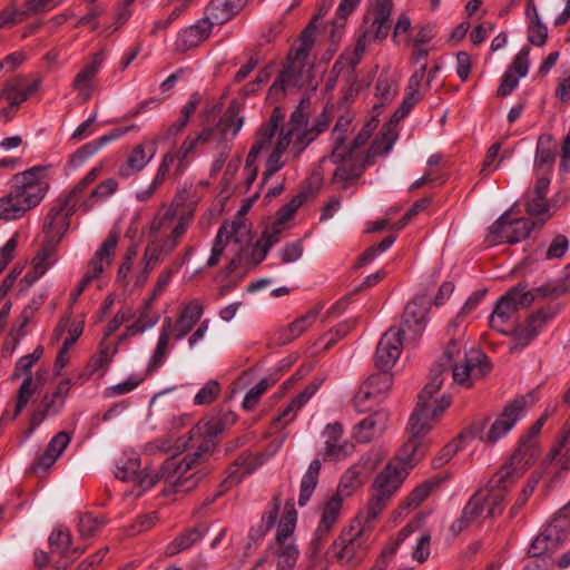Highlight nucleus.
Listing matches in <instances>:
<instances>
[{
	"instance_id": "obj_1",
	"label": "nucleus",
	"mask_w": 570,
	"mask_h": 570,
	"mask_svg": "<svg viewBox=\"0 0 570 570\" xmlns=\"http://www.w3.org/2000/svg\"><path fill=\"white\" fill-rule=\"evenodd\" d=\"M308 109L309 100L303 99L292 112L287 126L278 132L275 146L265 163L264 181L284 167L282 157L286 151L297 158L330 126L333 108H325L312 127L307 126Z\"/></svg>"
},
{
	"instance_id": "obj_2",
	"label": "nucleus",
	"mask_w": 570,
	"mask_h": 570,
	"mask_svg": "<svg viewBox=\"0 0 570 570\" xmlns=\"http://www.w3.org/2000/svg\"><path fill=\"white\" fill-rule=\"evenodd\" d=\"M445 370L438 365L431 370L429 382L419 394L417 405L409 421V439L404 443V453H415L423 446L424 435L432 429L436 417L450 406L451 397L436 393L443 385Z\"/></svg>"
},
{
	"instance_id": "obj_3",
	"label": "nucleus",
	"mask_w": 570,
	"mask_h": 570,
	"mask_svg": "<svg viewBox=\"0 0 570 570\" xmlns=\"http://www.w3.org/2000/svg\"><path fill=\"white\" fill-rule=\"evenodd\" d=\"M426 450V443L415 453H404V446L399 456L394 458L375 476L371 487V497L367 504L360 512L370 520H376L381 512L387 507L393 497L400 490L405 480L409 469L413 466Z\"/></svg>"
},
{
	"instance_id": "obj_4",
	"label": "nucleus",
	"mask_w": 570,
	"mask_h": 570,
	"mask_svg": "<svg viewBox=\"0 0 570 570\" xmlns=\"http://www.w3.org/2000/svg\"><path fill=\"white\" fill-rule=\"evenodd\" d=\"M194 466V460L184 458L177 461L176 458L168 459L163 465L160 473L148 472L146 468L140 466V460L137 455L132 454L122 458L116 470V478L124 481L130 482L140 491L138 495L151 487H154L160 479L173 485L184 487L190 478H184Z\"/></svg>"
},
{
	"instance_id": "obj_5",
	"label": "nucleus",
	"mask_w": 570,
	"mask_h": 570,
	"mask_svg": "<svg viewBox=\"0 0 570 570\" xmlns=\"http://www.w3.org/2000/svg\"><path fill=\"white\" fill-rule=\"evenodd\" d=\"M188 218L180 216L176 219L173 208L158 214L150 225V239L145 248L142 263L145 271L151 272L177 246L180 237L186 233Z\"/></svg>"
},
{
	"instance_id": "obj_6",
	"label": "nucleus",
	"mask_w": 570,
	"mask_h": 570,
	"mask_svg": "<svg viewBox=\"0 0 570 570\" xmlns=\"http://www.w3.org/2000/svg\"><path fill=\"white\" fill-rule=\"evenodd\" d=\"M314 48L313 38H301L295 41L287 56V66L269 88V96L278 99L289 89L311 83L313 62L309 60Z\"/></svg>"
},
{
	"instance_id": "obj_7",
	"label": "nucleus",
	"mask_w": 570,
	"mask_h": 570,
	"mask_svg": "<svg viewBox=\"0 0 570 570\" xmlns=\"http://www.w3.org/2000/svg\"><path fill=\"white\" fill-rule=\"evenodd\" d=\"M374 521L365 518L361 512L357 513L348 530L344 531L334 543V556L340 563L355 567L363 560L367 553Z\"/></svg>"
},
{
	"instance_id": "obj_8",
	"label": "nucleus",
	"mask_w": 570,
	"mask_h": 570,
	"mask_svg": "<svg viewBox=\"0 0 570 570\" xmlns=\"http://www.w3.org/2000/svg\"><path fill=\"white\" fill-rule=\"evenodd\" d=\"M504 495L488 488L478 490L464 505L461 515L452 522L450 531L458 535L472 524H481L503 511Z\"/></svg>"
},
{
	"instance_id": "obj_9",
	"label": "nucleus",
	"mask_w": 570,
	"mask_h": 570,
	"mask_svg": "<svg viewBox=\"0 0 570 570\" xmlns=\"http://www.w3.org/2000/svg\"><path fill=\"white\" fill-rule=\"evenodd\" d=\"M247 0H210L205 7L204 17L181 30L178 36H210L215 26L232 20L245 7Z\"/></svg>"
},
{
	"instance_id": "obj_10",
	"label": "nucleus",
	"mask_w": 570,
	"mask_h": 570,
	"mask_svg": "<svg viewBox=\"0 0 570 570\" xmlns=\"http://www.w3.org/2000/svg\"><path fill=\"white\" fill-rule=\"evenodd\" d=\"M46 174V166H35L12 178L11 189L28 210L37 207L49 189Z\"/></svg>"
},
{
	"instance_id": "obj_11",
	"label": "nucleus",
	"mask_w": 570,
	"mask_h": 570,
	"mask_svg": "<svg viewBox=\"0 0 570 570\" xmlns=\"http://www.w3.org/2000/svg\"><path fill=\"white\" fill-rule=\"evenodd\" d=\"M236 421L237 415L232 411H226L199 422L191 431V440L194 441L200 436H204V439L197 444L196 451L185 458L194 460V464L200 461L215 448L216 438L234 425Z\"/></svg>"
},
{
	"instance_id": "obj_12",
	"label": "nucleus",
	"mask_w": 570,
	"mask_h": 570,
	"mask_svg": "<svg viewBox=\"0 0 570 570\" xmlns=\"http://www.w3.org/2000/svg\"><path fill=\"white\" fill-rule=\"evenodd\" d=\"M535 227L537 223L528 218L510 219L505 214L491 225L487 240L493 245L519 243L525 239Z\"/></svg>"
},
{
	"instance_id": "obj_13",
	"label": "nucleus",
	"mask_w": 570,
	"mask_h": 570,
	"mask_svg": "<svg viewBox=\"0 0 570 570\" xmlns=\"http://www.w3.org/2000/svg\"><path fill=\"white\" fill-rule=\"evenodd\" d=\"M491 371L488 357L478 350H471L452 366L454 383L462 387H471L474 382L483 379Z\"/></svg>"
},
{
	"instance_id": "obj_14",
	"label": "nucleus",
	"mask_w": 570,
	"mask_h": 570,
	"mask_svg": "<svg viewBox=\"0 0 570 570\" xmlns=\"http://www.w3.org/2000/svg\"><path fill=\"white\" fill-rule=\"evenodd\" d=\"M392 386V375L389 372H380L368 376L358 387L354 396V406L358 412L371 410L381 402Z\"/></svg>"
},
{
	"instance_id": "obj_15",
	"label": "nucleus",
	"mask_w": 570,
	"mask_h": 570,
	"mask_svg": "<svg viewBox=\"0 0 570 570\" xmlns=\"http://www.w3.org/2000/svg\"><path fill=\"white\" fill-rule=\"evenodd\" d=\"M570 521L566 515L554 517L533 540L529 548L532 557H540L554 551L567 538Z\"/></svg>"
},
{
	"instance_id": "obj_16",
	"label": "nucleus",
	"mask_w": 570,
	"mask_h": 570,
	"mask_svg": "<svg viewBox=\"0 0 570 570\" xmlns=\"http://www.w3.org/2000/svg\"><path fill=\"white\" fill-rule=\"evenodd\" d=\"M527 409V399L524 396H518L513 401L509 402L502 413L490 426V430L481 440L488 444L497 443L503 438L523 415Z\"/></svg>"
},
{
	"instance_id": "obj_17",
	"label": "nucleus",
	"mask_w": 570,
	"mask_h": 570,
	"mask_svg": "<svg viewBox=\"0 0 570 570\" xmlns=\"http://www.w3.org/2000/svg\"><path fill=\"white\" fill-rule=\"evenodd\" d=\"M393 0H374L364 17L360 36H389Z\"/></svg>"
},
{
	"instance_id": "obj_18",
	"label": "nucleus",
	"mask_w": 570,
	"mask_h": 570,
	"mask_svg": "<svg viewBox=\"0 0 570 570\" xmlns=\"http://www.w3.org/2000/svg\"><path fill=\"white\" fill-rule=\"evenodd\" d=\"M248 239V227L244 220L237 219L232 223H224L214 240L212 254L206 265L214 267L218 264L225 247L233 242L235 245H240Z\"/></svg>"
},
{
	"instance_id": "obj_19",
	"label": "nucleus",
	"mask_w": 570,
	"mask_h": 570,
	"mask_svg": "<svg viewBox=\"0 0 570 570\" xmlns=\"http://www.w3.org/2000/svg\"><path fill=\"white\" fill-rule=\"evenodd\" d=\"M119 236L116 233H110L97 249L95 255L88 262V269L77 288L81 292L96 278H98L109 266L114 259L115 250L118 244Z\"/></svg>"
},
{
	"instance_id": "obj_20",
	"label": "nucleus",
	"mask_w": 570,
	"mask_h": 570,
	"mask_svg": "<svg viewBox=\"0 0 570 570\" xmlns=\"http://www.w3.org/2000/svg\"><path fill=\"white\" fill-rule=\"evenodd\" d=\"M381 460L382 454L380 452L366 454L358 464L353 465L344 473L334 495H340L342 499L351 497L363 484V471H373Z\"/></svg>"
},
{
	"instance_id": "obj_21",
	"label": "nucleus",
	"mask_w": 570,
	"mask_h": 570,
	"mask_svg": "<svg viewBox=\"0 0 570 570\" xmlns=\"http://www.w3.org/2000/svg\"><path fill=\"white\" fill-rule=\"evenodd\" d=\"M75 209L76 206H73L72 199L65 198L58 206L50 210L43 226L48 242H55V245H58L69 228V218L75 213Z\"/></svg>"
},
{
	"instance_id": "obj_22",
	"label": "nucleus",
	"mask_w": 570,
	"mask_h": 570,
	"mask_svg": "<svg viewBox=\"0 0 570 570\" xmlns=\"http://www.w3.org/2000/svg\"><path fill=\"white\" fill-rule=\"evenodd\" d=\"M402 335L403 330L392 327L381 337L376 348L375 363L377 367L383 370L382 372H387L400 357Z\"/></svg>"
},
{
	"instance_id": "obj_23",
	"label": "nucleus",
	"mask_w": 570,
	"mask_h": 570,
	"mask_svg": "<svg viewBox=\"0 0 570 570\" xmlns=\"http://www.w3.org/2000/svg\"><path fill=\"white\" fill-rule=\"evenodd\" d=\"M531 47H523L513 58L511 65L503 73L501 83L498 88V96L505 97L518 86L519 79L527 76L530 67Z\"/></svg>"
},
{
	"instance_id": "obj_24",
	"label": "nucleus",
	"mask_w": 570,
	"mask_h": 570,
	"mask_svg": "<svg viewBox=\"0 0 570 570\" xmlns=\"http://www.w3.org/2000/svg\"><path fill=\"white\" fill-rule=\"evenodd\" d=\"M102 53L97 52L83 65L71 82V88L78 92L81 102H87L95 89V77L102 63Z\"/></svg>"
},
{
	"instance_id": "obj_25",
	"label": "nucleus",
	"mask_w": 570,
	"mask_h": 570,
	"mask_svg": "<svg viewBox=\"0 0 570 570\" xmlns=\"http://www.w3.org/2000/svg\"><path fill=\"white\" fill-rule=\"evenodd\" d=\"M41 83L42 80L38 76L32 77L30 81L18 76L2 88V95L9 101V108L14 111L16 108L40 89Z\"/></svg>"
},
{
	"instance_id": "obj_26",
	"label": "nucleus",
	"mask_w": 570,
	"mask_h": 570,
	"mask_svg": "<svg viewBox=\"0 0 570 570\" xmlns=\"http://www.w3.org/2000/svg\"><path fill=\"white\" fill-rule=\"evenodd\" d=\"M156 139L144 140L136 145L128 154L126 163L120 166L119 175L130 177L141 171L156 155Z\"/></svg>"
},
{
	"instance_id": "obj_27",
	"label": "nucleus",
	"mask_w": 570,
	"mask_h": 570,
	"mask_svg": "<svg viewBox=\"0 0 570 570\" xmlns=\"http://www.w3.org/2000/svg\"><path fill=\"white\" fill-rule=\"evenodd\" d=\"M550 180L541 176L532 191L527 196L525 207L529 215L537 217V226L541 227L551 217L549 203L546 198Z\"/></svg>"
},
{
	"instance_id": "obj_28",
	"label": "nucleus",
	"mask_w": 570,
	"mask_h": 570,
	"mask_svg": "<svg viewBox=\"0 0 570 570\" xmlns=\"http://www.w3.org/2000/svg\"><path fill=\"white\" fill-rule=\"evenodd\" d=\"M285 114L279 107H275L272 110V114L268 120L259 126L256 131L255 140H254V149H267L269 154L275 146V141L277 139L278 132L284 125Z\"/></svg>"
},
{
	"instance_id": "obj_29",
	"label": "nucleus",
	"mask_w": 570,
	"mask_h": 570,
	"mask_svg": "<svg viewBox=\"0 0 570 570\" xmlns=\"http://www.w3.org/2000/svg\"><path fill=\"white\" fill-rule=\"evenodd\" d=\"M343 499L340 495L330 497L322 509L321 521L315 531V538L312 544L317 550L321 544L326 540L328 533L332 531L334 525L336 524L341 510H342Z\"/></svg>"
},
{
	"instance_id": "obj_30",
	"label": "nucleus",
	"mask_w": 570,
	"mask_h": 570,
	"mask_svg": "<svg viewBox=\"0 0 570 570\" xmlns=\"http://www.w3.org/2000/svg\"><path fill=\"white\" fill-rule=\"evenodd\" d=\"M428 312L425 297L413 298L404 308L400 330H403V333L411 332L412 338L415 340L424 330Z\"/></svg>"
},
{
	"instance_id": "obj_31",
	"label": "nucleus",
	"mask_w": 570,
	"mask_h": 570,
	"mask_svg": "<svg viewBox=\"0 0 570 570\" xmlns=\"http://www.w3.org/2000/svg\"><path fill=\"white\" fill-rule=\"evenodd\" d=\"M515 294H518L517 291H509L495 304L493 313L489 320V325L492 330L502 334L510 333V327L512 325L511 321L518 311V307L513 302V296H515Z\"/></svg>"
},
{
	"instance_id": "obj_32",
	"label": "nucleus",
	"mask_w": 570,
	"mask_h": 570,
	"mask_svg": "<svg viewBox=\"0 0 570 570\" xmlns=\"http://www.w3.org/2000/svg\"><path fill=\"white\" fill-rule=\"evenodd\" d=\"M553 464L559 470L570 466V416L566 421L560 435L543 460V465Z\"/></svg>"
},
{
	"instance_id": "obj_33",
	"label": "nucleus",
	"mask_w": 570,
	"mask_h": 570,
	"mask_svg": "<svg viewBox=\"0 0 570 570\" xmlns=\"http://www.w3.org/2000/svg\"><path fill=\"white\" fill-rule=\"evenodd\" d=\"M337 163H340V165L333 174V183L337 184L343 189L347 188L351 181L357 179L365 168V164H361L353 151H350L348 155L345 156L343 148H341V157L335 164Z\"/></svg>"
},
{
	"instance_id": "obj_34",
	"label": "nucleus",
	"mask_w": 570,
	"mask_h": 570,
	"mask_svg": "<svg viewBox=\"0 0 570 570\" xmlns=\"http://www.w3.org/2000/svg\"><path fill=\"white\" fill-rule=\"evenodd\" d=\"M323 435L325 438L324 458L336 461L344 459L350 453L352 446L343 440L341 424H328Z\"/></svg>"
},
{
	"instance_id": "obj_35",
	"label": "nucleus",
	"mask_w": 570,
	"mask_h": 570,
	"mask_svg": "<svg viewBox=\"0 0 570 570\" xmlns=\"http://www.w3.org/2000/svg\"><path fill=\"white\" fill-rule=\"evenodd\" d=\"M387 424V413L385 411H376L370 416L362 420L354 428V438L356 441L367 443L384 432Z\"/></svg>"
},
{
	"instance_id": "obj_36",
	"label": "nucleus",
	"mask_w": 570,
	"mask_h": 570,
	"mask_svg": "<svg viewBox=\"0 0 570 570\" xmlns=\"http://www.w3.org/2000/svg\"><path fill=\"white\" fill-rule=\"evenodd\" d=\"M71 441V433L61 431L57 433L48 443L45 452L33 463V471L38 470L46 471L51 468L58 458L61 455L63 450L68 446Z\"/></svg>"
},
{
	"instance_id": "obj_37",
	"label": "nucleus",
	"mask_w": 570,
	"mask_h": 570,
	"mask_svg": "<svg viewBox=\"0 0 570 570\" xmlns=\"http://www.w3.org/2000/svg\"><path fill=\"white\" fill-rule=\"evenodd\" d=\"M510 291H517L518 294L513 296V302L517 307H527L531 305L537 298L542 297H551L557 298L564 293V287L562 286H552V285H543L541 287H537L534 289L527 291L525 285H518Z\"/></svg>"
},
{
	"instance_id": "obj_38",
	"label": "nucleus",
	"mask_w": 570,
	"mask_h": 570,
	"mask_svg": "<svg viewBox=\"0 0 570 570\" xmlns=\"http://www.w3.org/2000/svg\"><path fill=\"white\" fill-rule=\"evenodd\" d=\"M540 453L541 449L538 440L520 439L509 460L525 473L538 460Z\"/></svg>"
},
{
	"instance_id": "obj_39",
	"label": "nucleus",
	"mask_w": 570,
	"mask_h": 570,
	"mask_svg": "<svg viewBox=\"0 0 570 570\" xmlns=\"http://www.w3.org/2000/svg\"><path fill=\"white\" fill-rule=\"evenodd\" d=\"M171 332H173V322L170 318H165L160 335L158 337L157 345L153 352V355L149 358L146 372L148 374H153L156 372L166 360L167 354L170 350V340H171Z\"/></svg>"
},
{
	"instance_id": "obj_40",
	"label": "nucleus",
	"mask_w": 570,
	"mask_h": 570,
	"mask_svg": "<svg viewBox=\"0 0 570 570\" xmlns=\"http://www.w3.org/2000/svg\"><path fill=\"white\" fill-rule=\"evenodd\" d=\"M203 313L204 309L197 302H190L187 304L177 321L173 323L171 336H174L176 341L181 340L197 324L203 316Z\"/></svg>"
},
{
	"instance_id": "obj_41",
	"label": "nucleus",
	"mask_w": 570,
	"mask_h": 570,
	"mask_svg": "<svg viewBox=\"0 0 570 570\" xmlns=\"http://www.w3.org/2000/svg\"><path fill=\"white\" fill-rule=\"evenodd\" d=\"M524 473L512 461L504 463L489 480L485 488L502 493L507 492Z\"/></svg>"
},
{
	"instance_id": "obj_42",
	"label": "nucleus",
	"mask_w": 570,
	"mask_h": 570,
	"mask_svg": "<svg viewBox=\"0 0 570 570\" xmlns=\"http://www.w3.org/2000/svg\"><path fill=\"white\" fill-rule=\"evenodd\" d=\"M240 105L233 100L218 120L216 127L220 130L224 139L235 138L244 126L245 118L240 115Z\"/></svg>"
},
{
	"instance_id": "obj_43",
	"label": "nucleus",
	"mask_w": 570,
	"mask_h": 570,
	"mask_svg": "<svg viewBox=\"0 0 570 570\" xmlns=\"http://www.w3.org/2000/svg\"><path fill=\"white\" fill-rule=\"evenodd\" d=\"M318 308L309 309L307 313L278 331V343L288 344L299 337L317 318Z\"/></svg>"
},
{
	"instance_id": "obj_44",
	"label": "nucleus",
	"mask_w": 570,
	"mask_h": 570,
	"mask_svg": "<svg viewBox=\"0 0 570 570\" xmlns=\"http://www.w3.org/2000/svg\"><path fill=\"white\" fill-rule=\"evenodd\" d=\"M546 322L547 316L542 312L532 314L523 327L514 331L517 343L511 347V350L514 351L528 345L529 342L538 335Z\"/></svg>"
},
{
	"instance_id": "obj_45",
	"label": "nucleus",
	"mask_w": 570,
	"mask_h": 570,
	"mask_svg": "<svg viewBox=\"0 0 570 570\" xmlns=\"http://www.w3.org/2000/svg\"><path fill=\"white\" fill-rule=\"evenodd\" d=\"M322 381H313L309 383L306 389L301 392L288 405L287 407L279 414L276 422L282 423L283 425L292 422L296 413L306 404V402L316 393L321 385Z\"/></svg>"
},
{
	"instance_id": "obj_46",
	"label": "nucleus",
	"mask_w": 570,
	"mask_h": 570,
	"mask_svg": "<svg viewBox=\"0 0 570 570\" xmlns=\"http://www.w3.org/2000/svg\"><path fill=\"white\" fill-rule=\"evenodd\" d=\"M37 389L38 384L32 380L30 375H27L17 392V402L13 413L10 414L6 411L0 417V423L7 424L13 421L26 407Z\"/></svg>"
},
{
	"instance_id": "obj_47",
	"label": "nucleus",
	"mask_w": 570,
	"mask_h": 570,
	"mask_svg": "<svg viewBox=\"0 0 570 570\" xmlns=\"http://www.w3.org/2000/svg\"><path fill=\"white\" fill-rule=\"evenodd\" d=\"M343 0L340 2L335 18L324 22L321 21V26L318 30L316 31L317 35L322 36H342L345 32V26L348 16L358 7L360 3H355L352 7H345L344 10H342Z\"/></svg>"
},
{
	"instance_id": "obj_48",
	"label": "nucleus",
	"mask_w": 570,
	"mask_h": 570,
	"mask_svg": "<svg viewBox=\"0 0 570 570\" xmlns=\"http://www.w3.org/2000/svg\"><path fill=\"white\" fill-rule=\"evenodd\" d=\"M275 242H277V239L266 235L257 240L256 244H249V238L247 242H243L242 244H244V246H242L240 249L244 255L245 265L255 266L259 264Z\"/></svg>"
},
{
	"instance_id": "obj_49",
	"label": "nucleus",
	"mask_w": 570,
	"mask_h": 570,
	"mask_svg": "<svg viewBox=\"0 0 570 570\" xmlns=\"http://www.w3.org/2000/svg\"><path fill=\"white\" fill-rule=\"evenodd\" d=\"M354 115L348 110H343L340 114L338 119L335 124V127L332 131L333 140L335 142V147L332 154L328 157V160L332 163H336L341 157V148L345 141V134L348 131V128L353 121Z\"/></svg>"
},
{
	"instance_id": "obj_50",
	"label": "nucleus",
	"mask_w": 570,
	"mask_h": 570,
	"mask_svg": "<svg viewBox=\"0 0 570 570\" xmlns=\"http://www.w3.org/2000/svg\"><path fill=\"white\" fill-rule=\"evenodd\" d=\"M62 405L52 394H46L31 414L29 432L40 425L48 415L58 413Z\"/></svg>"
},
{
	"instance_id": "obj_51",
	"label": "nucleus",
	"mask_w": 570,
	"mask_h": 570,
	"mask_svg": "<svg viewBox=\"0 0 570 570\" xmlns=\"http://www.w3.org/2000/svg\"><path fill=\"white\" fill-rule=\"evenodd\" d=\"M321 471V461L320 460H313L306 471V473L303 475L302 482H301V489H299V497H298V504L301 507H304L309 501L312 494L314 493V490L318 482V475Z\"/></svg>"
},
{
	"instance_id": "obj_52",
	"label": "nucleus",
	"mask_w": 570,
	"mask_h": 570,
	"mask_svg": "<svg viewBox=\"0 0 570 570\" xmlns=\"http://www.w3.org/2000/svg\"><path fill=\"white\" fill-rule=\"evenodd\" d=\"M27 207L14 196L13 190L0 198V220L9 222L20 219L28 213Z\"/></svg>"
},
{
	"instance_id": "obj_53",
	"label": "nucleus",
	"mask_w": 570,
	"mask_h": 570,
	"mask_svg": "<svg viewBox=\"0 0 570 570\" xmlns=\"http://www.w3.org/2000/svg\"><path fill=\"white\" fill-rule=\"evenodd\" d=\"M297 513L293 504L287 502L284 514L278 523L275 544L293 543L289 538L296 527Z\"/></svg>"
},
{
	"instance_id": "obj_54",
	"label": "nucleus",
	"mask_w": 570,
	"mask_h": 570,
	"mask_svg": "<svg viewBox=\"0 0 570 570\" xmlns=\"http://www.w3.org/2000/svg\"><path fill=\"white\" fill-rule=\"evenodd\" d=\"M556 145L550 136L539 138L537 148L535 166L542 173H548L554 161Z\"/></svg>"
},
{
	"instance_id": "obj_55",
	"label": "nucleus",
	"mask_w": 570,
	"mask_h": 570,
	"mask_svg": "<svg viewBox=\"0 0 570 570\" xmlns=\"http://www.w3.org/2000/svg\"><path fill=\"white\" fill-rule=\"evenodd\" d=\"M204 535V531L199 528H191L188 531L181 533L176 539H174L167 547L166 553L169 556H175L184 550L193 547L197 541H199Z\"/></svg>"
},
{
	"instance_id": "obj_56",
	"label": "nucleus",
	"mask_w": 570,
	"mask_h": 570,
	"mask_svg": "<svg viewBox=\"0 0 570 570\" xmlns=\"http://www.w3.org/2000/svg\"><path fill=\"white\" fill-rule=\"evenodd\" d=\"M274 556L277 570H292L298 558V550L294 543L275 544Z\"/></svg>"
},
{
	"instance_id": "obj_57",
	"label": "nucleus",
	"mask_w": 570,
	"mask_h": 570,
	"mask_svg": "<svg viewBox=\"0 0 570 570\" xmlns=\"http://www.w3.org/2000/svg\"><path fill=\"white\" fill-rule=\"evenodd\" d=\"M134 3V0H124L119 2L112 13V20L107 26V28L111 32L119 31L120 28L129 20V18L132 16L131 6Z\"/></svg>"
},
{
	"instance_id": "obj_58",
	"label": "nucleus",
	"mask_w": 570,
	"mask_h": 570,
	"mask_svg": "<svg viewBox=\"0 0 570 570\" xmlns=\"http://www.w3.org/2000/svg\"><path fill=\"white\" fill-rule=\"evenodd\" d=\"M104 525V517L83 513L79 518L78 529L82 538H89L94 537Z\"/></svg>"
},
{
	"instance_id": "obj_59",
	"label": "nucleus",
	"mask_w": 570,
	"mask_h": 570,
	"mask_svg": "<svg viewBox=\"0 0 570 570\" xmlns=\"http://www.w3.org/2000/svg\"><path fill=\"white\" fill-rule=\"evenodd\" d=\"M275 383V380L262 379L255 386H253L245 395L243 401V407L246 411L253 410L259 397L268 390V387Z\"/></svg>"
},
{
	"instance_id": "obj_60",
	"label": "nucleus",
	"mask_w": 570,
	"mask_h": 570,
	"mask_svg": "<svg viewBox=\"0 0 570 570\" xmlns=\"http://www.w3.org/2000/svg\"><path fill=\"white\" fill-rule=\"evenodd\" d=\"M57 245L55 242H48L43 244L41 249L38 252L32 261L33 269H37L38 275H43L50 265V257L53 255Z\"/></svg>"
},
{
	"instance_id": "obj_61",
	"label": "nucleus",
	"mask_w": 570,
	"mask_h": 570,
	"mask_svg": "<svg viewBox=\"0 0 570 570\" xmlns=\"http://www.w3.org/2000/svg\"><path fill=\"white\" fill-rule=\"evenodd\" d=\"M24 20L26 14L22 12V9L11 3L0 11V30L10 29Z\"/></svg>"
},
{
	"instance_id": "obj_62",
	"label": "nucleus",
	"mask_w": 570,
	"mask_h": 570,
	"mask_svg": "<svg viewBox=\"0 0 570 570\" xmlns=\"http://www.w3.org/2000/svg\"><path fill=\"white\" fill-rule=\"evenodd\" d=\"M332 7L331 0H323L317 8V12L313 16L307 26L299 32L298 36H316V31L321 26V21L328 13Z\"/></svg>"
},
{
	"instance_id": "obj_63",
	"label": "nucleus",
	"mask_w": 570,
	"mask_h": 570,
	"mask_svg": "<svg viewBox=\"0 0 570 570\" xmlns=\"http://www.w3.org/2000/svg\"><path fill=\"white\" fill-rule=\"evenodd\" d=\"M219 394H220L219 383L217 381H209L195 395L194 403L196 405L210 404L218 397Z\"/></svg>"
},
{
	"instance_id": "obj_64",
	"label": "nucleus",
	"mask_w": 570,
	"mask_h": 570,
	"mask_svg": "<svg viewBox=\"0 0 570 570\" xmlns=\"http://www.w3.org/2000/svg\"><path fill=\"white\" fill-rule=\"evenodd\" d=\"M432 487L429 483H423L416 487L403 501V508L414 509L417 508L431 493Z\"/></svg>"
}]
</instances>
